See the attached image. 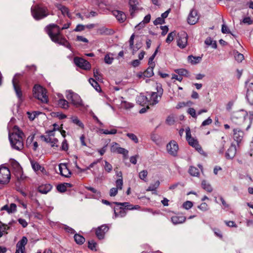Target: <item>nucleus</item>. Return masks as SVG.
<instances>
[{"label": "nucleus", "instance_id": "09e8293b", "mask_svg": "<svg viewBox=\"0 0 253 253\" xmlns=\"http://www.w3.org/2000/svg\"><path fill=\"white\" fill-rule=\"evenodd\" d=\"M189 173L194 176H197L199 174V169L194 167H191L189 169Z\"/></svg>", "mask_w": 253, "mask_h": 253}, {"label": "nucleus", "instance_id": "f03ea898", "mask_svg": "<svg viewBox=\"0 0 253 253\" xmlns=\"http://www.w3.org/2000/svg\"><path fill=\"white\" fill-rule=\"evenodd\" d=\"M24 134L19 128L15 126L12 128V132H9V139L13 149L21 150L23 148Z\"/></svg>", "mask_w": 253, "mask_h": 253}, {"label": "nucleus", "instance_id": "393cba45", "mask_svg": "<svg viewBox=\"0 0 253 253\" xmlns=\"http://www.w3.org/2000/svg\"><path fill=\"white\" fill-rule=\"evenodd\" d=\"M236 147L235 145L232 144L226 153V157L228 159L233 158L236 154Z\"/></svg>", "mask_w": 253, "mask_h": 253}, {"label": "nucleus", "instance_id": "0e129e2a", "mask_svg": "<svg viewBox=\"0 0 253 253\" xmlns=\"http://www.w3.org/2000/svg\"><path fill=\"white\" fill-rule=\"evenodd\" d=\"M212 119L210 117H209L207 119H206V120L202 122L201 126H206L208 125H210V124H211L212 123Z\"/></svg>", "mask_w": 253, "mask_h": 253}, {"label": "nucleus", "instance_id": "c756f323", "mask_svg": "<svg viewBox=\"0 0 253 253\" xmlns=\"http://www.w3.org/2000/svg\"><path fill=\"white\" fill-rule=\"evenodd\" d=\"M185 217L182 215H174L171 218V220L174 224L182 223L185 221Z\"/></svg>", "mask_w": 253, "mask_h": 253}, {"label": "nucleus", "instance_id": "338daca9", "mask_svg": "<svg viewBox=\"0 0 253 253\" xmlns=\"http://www.w3.org/2000/svg\"><path fill=\"white\" fill-rule=\"evenodd\" d=\"M164 19H163L162 17H158L154 21V24L155 25H161L164 23Z\"/></svg>", "mask_w": 253, "mask_h": 253}, {"label": "nucleus", "instance_id": "20e7f679", "mask_svg": "<svg viewBox=\"0 0 253 253\" xmlns=\"http://www.w3.org/2000/svg\"><path fill=\"white\" fill-rule=\"evenodd\" d=\"M66 98L76 107L83 106V102L81 97L71 90H66L65 92Z\"/></svg>", "mask_w": 253, "mask_h": 253}, {"label": "nucleus", "instance_id": "cd10ccee", "mask_svg": "<svg viewBox=\"0 0 253 253\" xmlns=\"http://www.w3.org/2000/svg\"><path fill=\"white\" fill-rule=\"evenodd\" d=\"M113 15L116 17L117 19L121 23L125 21L126 19V15L122 11L119 10H114L113 12Z\"/></svg>", "mask_w": 253, "mask_h": 253}, {"label": "nucleus", "instance_id": "774afa93", "mask_svg": "<svg viewBox=\"0 0 253 253\" xmlns=\"http://www.w3.org/2000/svg\"><path fill=\"white\" fill-rule=\"evenodd\" d=\"M221 31L224 34L230 33V31L228 27L224 24H222Z\"/></svg>", "mask_w": 253, "mask_h": 253}, {"label": "nucleus", "instance_id": "4d7b16f0", "mask_svg": "<svg viewBox=\"0 0 253 253\" xmlns=\"http://www.w3.org/2000/svg\"><path fill=\"white\" fill-rule=\"evenodd\" d=\"M130 48L132 50V53L134 54L135 52L140 48V46H137L136 48L133 45L134 41L129 40V41Z\"/></svg>", "mask_w": 253, "mask_h": 253}, {"label": "nucleus", "instance_id": "a878e982", "mask_svg": "<svg viewBox=\"0 0 253 253\" xmlns=\"http://www.w3.org/2000/svg\"><path fill=\"white\" fill-rule=\"evenodd\" d=\"M114 218L123 217L126 214V212L125 209L123 208H114Z\"/></svg>", "mask_w": 253, "mask_h": 253}, {"label": "nucleus", "instance_id": "4468645a", "mask_svg": "<svg viewBox=\"0 0 253 253\" xmlns=\"http://www.w3.org/2000/svg\"><path fill=\"white\" fill-rule=\"evenodd\" d=\"M120 173L121 178L118 179L116 181V187L112 188L110 190L109 195L111 197L115 196L118 193V190H122L123 188V180L122 177V174L121 173Z\"/></svg>", "mask_w": 253, "mask_h": 253}, {"label": "nucleus", "instance_id": "de8ad7c7", "mask_svg": "<svg viewBox=\"0 0 253 253\" xmlns=\"http://www.w3.org/2000/svg\"><path fill=\"white\" fill-rule=\"evenodd\" d=\"M253 23V20L250 17H245L240 21V24L251 25Z\"/></svg>", "mask_w": 253, "mask_h": 253}, {"label": "nucleus", "instance_id": "864d4df0", "mask_svg": "<svg viewBox=\"0 0 253 253\" xmlns=\"http://www.w3.org/2000/svg\"><path fill=\"white\" fill-rule=\"evenodd\" d=\"M147 174H148V172L147 170H142L139 173V177L141 179L146 181V178L147 176Z\"/></svg>", "mask_w": 253, "mask_h": 253}, {"label": "nucleus", "instance_id": "a18cd8bd", "mask_svg": "<svg viewBox=\"0 0 253 253\" xmlns=\"http://www.w3.org/2000/svg\"><path fill=\"white\" fill-rule=\"evenodd\" d=\"M122 147L119 146V145L116 142H113L111 146L110 150L112 153H118L120 151V149Z\"/></svg>", "mask_w": 253, "mask_h": 253}, {"label": "nucleus", "instance_id": "72a5a7b5", "mask_svg": "<svg viewBox=\"0 0 253 253\" xmlns=\"http://www.w3.org/2000/svg\"><path fill=\"white\" fill-rule=\"evenodd\" d=\"M99 131L106 135L115 134L117 133V130L114 126L111 127L109 130L107 129H100Z\"/></svg>", "mask_w": 253, "mask_h": 253}, {"label": "nucleus", "instance_id": "6e6d98bb", "mask_svg": "<svg viewBox=\"0 0 253 253\" xmlns=\"http://www.w3.org/2000/svg\"><path fill=\"white\" fill-rule=\"evenodd\" d=\"M96 246H97V244L93 240H91V241H88V247L90 250H91L92 251H93V250L96 251Z\"/></svg>", "mask_w": 253, "mask_h": 253}, {"label": "nucleus", "instance_id": "f704fd0d", "mask_svg": "<svg viewBox=\"0 0 253 253\" xmlns=\"http://www.w3.org/2000/svg\"><path fill=\"white\" fill-rule=\"evenodd\" d=\"M57 104L59 107L64 109H68L69 107V102L64 98L59 99Z\"/></svg>", "mask_w": 253, "mask_h": 253}, {"label": "nucleus", "instance_id": "3c124183", "mask_svg": "<svg viewBox=\"0 0 253 253\" xmlns=\"http://www.w3.org/2000/svg\"><path fill=\"white\" fill-rule=\"evenodd\" d=\"M126 136L134 143H137L138 142V139L136 135L133 133H128L126 134Z\"/></svg>", "mask_w": 253, "mask_h": 253}, {"label": "nucleus", "instance_id": "69168bd1", "mask_svg": "<svg viewBox=\"0 0 253 253\" xmlns=\"http://www.w3.org/2000/svg\"><path fill=\"white\" fill-rule=\"evenodd\" d=\"M93 76L95 79L97 80H99L100 79V77H101V74L99 73L98 69L93 70Z\"/></svg>", "mask_w": 253, "mask_h": 253}, {"label": "nucleus", "instance_id": "49530a36", "mask_svg": "<svg viewBox=\"0 0 253 253\" xmlns=\"http://www.w3.org/2000/svg\"><path fill=\"white\" fill-rule=\"evenodd\" d=\"M104 165H103V168L107 172L110 173L113 169V167L111 164H110L108 162L105 160L104 161Z\"/></svg>", "mask_w": 253, "mask_h": 253}, {"label": "nucleus", "instance_id": "6e6552de", "mask_svg": "<svg viewBox=\"0 0 253 253\" xmlns=\"http://www.w3.org/2000/svg\"><path fill=\"white\" fill-rule=\"evenodd\" d=\"M246 99L247 102L251 105H253V83L249 80L246 81L245 84Z\"/></svg>", "mask_w": 253, "mask_h": 253}, {"label": "nucleus", "instance_id": "5701e85b", "mask_svg": "<svg viewBox=\"0 0 253 253\" xmlns=\"http://www.w3.org/2000/svg\"><path fill=\"white\" fill-rule=\"evenodd\" d=\"M16 210L17 206L14 203H11L10 205H5L1 208V211H6L9 214L16 212Z\"/></svg>", "mask_w": 253, "mask_h": 253}, {"label": "nucleus", "instance_id": "4c0bfd02", "mask_svg": "<svg viewBox=\"0 0 253 253\" xmlns=\"http://www.w3.org/2000/svg\"><path fill=\"white\" fill-rule=\"evenodd\" d=\"M9 229V227L3 224L2 222L0 221V237H1L3 235L7 233V230Z\"/></svg>", "mask_w": 253, "mask_h": 253}, {"label": "nucleus", "instance_id": "dca6fc26", "mask_svg": "<svg viewBox=\"0 0 253 253\" xmlns=\"http://www.w3.org/2000/svg\"><path fill=\"white\" fill-rule=\"evenodd\" d=\"M59 173L61 175L65 177H70L72 172L67 167V164L61 163L58 165Z\"/></svg>", "mask_w": 253, "mask_h": 253}, {"label": "nucleus", "instance_id": "2eb2a0df", "mask_svg": "<svg viewBox=\"0 0 253 253\" xmlns=\"http://www.w3.org/2000/svg\"><path fill=\"white\" fill-rule=\"evenodd\" d=\"M74 61L77 66L84 70H89L91 68L90 64L83 58L75 57L74 59Z\"/></svg>", "mask_w": 253, "mask_h": 253}, {"label": "nucleus", "instance_id": "79ce46f5", "mask_svg": "<svg viewBox=\"0 0 253 253\" xmlns=\"http://www.w3.org/2000/svg\"><path fill=\"white\" fill-rule=\"evenodd\" d=\"M90 84L94 87V88L97 91L101 90V87H100L98 83L92 78H90L88 80Z\"/></svg>", "mask_w": 253, "mask_h": 253}, {"label": "nucleus", "instance_id": "5fc2aeb1", "mask_svg": "<svg viewBox=\"0 0 253 253\" xmlns=\"http://www.w3.org/2000/svg\"><path fill=\"white\" fill-rule=\"evenodd\" d=\"M53 128L52 130L47 131V133L49 134L50 136H54V131L55 130H59L60 129V127L56 124H54L53 125Z\"/></svg>", "mask_w": 253, "mask_h": 253}, {"label": "nucleus", "instance_id": "9b49d317", "mask_svg": "<svg viewBox=\"0 0 253 253\" xmlns=\"http://www.w3.org/2000/svg\"><path fill=\"white\" fill-rule=\"evenodd\" d=\"M188 35L185 32H181L177 34L176 42L177 46L181 48H184L187 44Z\"/></svg>", "mask_w": 253, "mask_h": 253}, {"label": "nucleus", "instance_id": "ddd939ff", "mask_svg": "<svg viewBox=\"0 0 253 253\" xmlns=\"http://www.w3.org/2000/svg\"><path fill=\"white\" fill-rule=\"evenodd\" d=\"M200 18V15L197 10L195 9H192L187 17V22L190 25H195Z\"/></svg>", "mask_w": 253, "mask_h": 253}, {"label": "nucleus", "instance_id": "4be33fe9", "mask_svg": "<svg viewBox=\"0 0 253 253\" xmlns=\"http://www.w3.org/2000/svg\"><path fill=\"white\" fill-rule=\"evenodd\" d=\"M240 112L242 113L243 114V119L244 121V124H245V126H246V129L248 130L252 124V120L251 119V117L249 116L246 111H244L243 110H241Z\"/></svg>", "mask_w": 253, "mask_h": 253}, {"label": "nucleus", "instance_id": "7ed1b4c3", "mask_svg": "<svg viewBox=\"0 0 253 253\" xmlns=\"http://www.w3.org/2000/svg\"><path fill=\"white\" fill-rule=\"evenodd\" d=\"M34 96L40 100L43 103H47L48 102V97L46 95V91L45 88L42 86L36 84L33 89Z\"/></svg>", "mask_w": 253, "mask_h": 253}, {"label": "nucleus", "instance_id": "423d86ee", "mask_svg": "<svg viewBox=\"0 0 253 253\" xmlns=\"http://www.w3.org/2000/svg\"><path fill=\"white\" fill-rule=\"evenodd\" d=\"M157 92H148V95L150 96L148 99L149 105H155L160 100L162 95L163 94V89L161 86H157Z\"/></svg>", "mask_w": 253, "mask_h": 253}, {"label": "nucleus", "instance_id": "e433bc0d", "mask_svg": "<svg viewBox=\"0 0 253 253\" xmlns=\"http://www.w3.org/2000/svg\"><path fill=\"white\" fill-rule=\"evenodd\" d=\"M10 164L12 168L18 172H20L21 171V167L19 164L15 160L12 159L10 160Z\"/></svg>", "mask_w": 253, "mask_h": 253}, {"label": "nucleus", "instance_id": "412c9836", "mask_svg": "<svg viewBox=\"0 0 253 253\" xmlns=\"http://www.w3.org/2000/svg\"><path fill=\"white\" fill-rule=\"evenodd\" d=\"M31 164L33 169L37 173H38L39 171H41L43 174H47V172L45 169L41 166L38 163L34 161H31Z\"/></svg>", "mask_w": 253, "mask_h": 253}, {"label": "nucleus", "instance_id": "c03bdc74", "mask_svg": "<svg viewBox=\"0 0 253 253\" xmlns=\"http://www.w3.org/2000/svg\"><path fill=\"white\" fill-rule=\"evenodd\" d=\"M74 239L78 244H83L85 242L84 238L78 234L74 235Z\"/></svg>", "mask_w": 253, "mask_h": 253}, {"label": "nucleus", "instance_id": "2f4dec72", "mask_svg": "<svg viewBox=\"0 0 253 253\" xmlns=\"http://www.w3.org/2000/svg\"><path fill=\"white\" fill-rule=\"evenodd\" d=\"M56 7L61 11L62 14L63 15H67L69 18H71V15L69 13V11L68 8L60 4H56Z\"/></svg>", "mask_w": 253, "mask_h": 253}, {"label": "nucleus", "instance_id": "37998d69", "mask_svg": "<svg viewBox=\"0 0 253 253\" xmlns=\"http://www.w3.org/2000/svg\"><path fill=\"white\" fill-rule=\"evenodd\" d=\"M205 43L207 45L211 46L213 48H216L217 47L216 42L210 37L206 39Z\"/></svg>", "mask_w": 253, "mask_h": 253}, {"label": "nucleus", "instance_id": "7c9ffc66", "mask_svg": "<svg viewBox=\"0 0 253 253\" xmlns=\"http://www.w3.org/2000/svg\"><path fill=\"white\" fill-rule=\"evenodd\" d=\"M187 59L189 63L191 64L195 65L201 62L202 60V57L200 56H194L193 55H189L188 56Z\"/></svg>", "mask_w": 253, "mask_h": 253}, {"label": "nucleus", "instance_id": "a19ab883", "mask_svg": "<svg viewBox=\"0 0 253 253\" xmlns=\"http://www.w3.org/2000/svg\"><path fill=\"white\" fill-rule=\"evenodd\" d=\"M71 120L72 121V122L75 125H77L79 127H80L82 128H84V125L82 123V122L78 119V118L76 116H72L71 118Z\"/></svg>", "mask_w": 253, "mask_h": 253}, {"label": "nucleus", "instance_id": "bb28decb", "mask_svg": "<svg viewBox=\"0 0 253 253\" xmlns=\"http://www.w3.org/2000/svg\"><path fill=\"white\" fill-rule=\"evenodd\" d=\"M52 186L49 184H45L40 185L38 187V191L43 194H46L52 189Z\"/></svg>", "mask_w": 253, "mask_h": 253}, {"label": "nucleus", "instance_id": "1a4fd4ad", "mask_svg": "<svg viewBox=\"0 0 253 253\" xmlns=\"http://www.w3.org/2000/svg\"><path fill=\"white\" fill-rule=\"evenodd\" d=\"M11 174L9 169L3 166H0V184H7L10 179Z\"/></svg>", "mask_w": 253, "mask_h": 253}, {"label": "nucleus", "instance_id": "052dcab7", "mask_svg": "<svg viewBox=\"0 0 253 253\" xmlns=\"http://www.w3.org/2000/svg\"><path fill=\"white\" fill-rule=\"evenodd\" d=\"M35 137L34 134H32L30 135L27 139L26 140V145L28 146H31V145L33 144V142Z\"/></svg>", "mask_w": 253, "mask_h": 253}, {"label": "nucleus", "instance_id": "39448f33", "mask_svg": "<svg viewBox=\"0 0 253 253\" xmlns=\"http://www.w3.org/2000/svg\"><path fill=\"white\" fill-rule=\"evenodd\" d=\"M47 8L39 6H35L31 8V12L33 17L36 20L43 18L48 15Z\"/></svg>", "mask_w": 253, "mask_h": 253}, {"label": "nucleus", "instance_id": "9d476101", "mask_svg": "<svg viewBox=\"0 0 253 253\" xmlns=\"http://www.w3.org/2000/svg\"><path fill=\"white\" fill-rule=\"evenodd\" d=\"M167 151L171 156L175 157L177 155L179 146L177 143L174 140H171L167 144Z\"/></svg>", "mask_w": 253, "mask_h": 253}, {"label": "nucleus", "instance_id": "6ab92c4d", "mask_svg": "<svg viewBox=\"0 0 253 253\" xmlns=\"http://www.w3.org/2000/svg\"><path fill=\"white\" fill-rule=\"evenodd\" d=\"M130 15L133 17L136 11L138 9L139 2L137 0H128Z\"/></svg>", "mask_w": 253, "mask_h": 253}, {"label": "nucleus", "instance_id": "0eeeda50", "mask_svg": "<svg viewBox=\"0 0 253 253\" xmlns=\"http://www.w3.org/2000/svg\"><path fill=\"white\" fill-rule=\"evenodd\" d=\"M185 132L186 139L188 144L192 147L195 148L199 152L201 153L203 151L202 149L199 144L198 140L192 137L190 129L189 127L186 128Z\"/></svg>", "mask_w": 253, "mask_h": 253}, {"label": "nucleus", "instance_id": "680f3d73", "mask_svg": "<svg viewBox=\"0 0 253 253\" xmlns=\"http://www.w3.org/2000/svg\"><path fill=\"white\" fill-rule=\"evenodd\" d=\"M182 206L185 209L189 210L192 207L193 203L191 201H187L183 204Z\"/></svg>", "mask_w": 253, "mask_h": 253}, {"label": "nucleus", "instance_id": "8fccbe9b", "mask_svg": "<svg viewBox=\"0 0 253 253\" xmlns=\"http://www.w3.org/2000/svg\"><path fill=\"white\" fill-rule=\"evenodd\" d=\"M175 72L180 76H187L188 74V71L184 69H179L175 70Z\"/></svg>", "mask_w": 253, "mask_h": 253}, {"label": "nucleus", "instance_id": "b1692460", "mask_svg": "<svg viewBox=\"0 0 253 253\" xmlns=\"http://www.w3.org/2000/svg\"><path fill=\"white\" fill-rule=\"evenodd\" d=\"M100 159H97L92 163H91L88 166H87L85 169H81L80 167H79L78 165L76 164V168L78 170L79 172H84L86 171L87 170H90L91 169L93 168L98 163L100 162Z\"/></svg>", "mask_w": 253, "mask_h": 253}, {"label": "nucleus", "instance_id": "c9c22d12", "mask_svg": "<svg viewBox=\"0 0 253 253\" xmlns=\"http://www.w3.org/2000/svg\"><path fill=\"white\" fill-rule=\"evenodd\" d=\"M115 204H116L117 205L122 206L124 207L127 210H134V209L136 210V209H138L139 208V207L138 206H133V205H130L128 203H127V202H125V203L116 202V203H115Z\"/></svg>", "mask_w": 253, "mask_h": 253}, {"label": "nucleus", "instance_id": "58836bf2", "mask_svg": "<svg viewBox=\"0 0 253 253\" xmlns=\"http://www.w3.org/2000/svg\"><path fill=\"white\" fill-rule=\"evenodd\" d=\"M114 61L113 54L108 53L104 57V62L107 64H111Z\"/></svg>", "mask_w": 253, "mask_h": 253}, {"label": "nucleus", "instance_id": "473e14b6", "mask_svg": "<svg viewBox=\"0 0 253 253\" xmlns=\"http://www.w3.org/2000/svg\"><path fill=\"white\" fill-rule=\"evenodd\" d=\"M137 102L141 105L144 106L145 105L149 104V100L147 96L140 94L138 96Z\"/></svg>", "mask_w": 253, "mask_h": 253}, {"label": "nucleus", "instance_id": "aec40b11", "mask_svg": "<svg viewBox=\"0 0 253 253\" xmlns=\"http://www.w3.org/2000/svg\"><path fill=\"white\" fill-rule=\"evenodd\" d=\"M108 228L106 225H102L98 227L96 230V235L99 239L104 238L105 233L108 231Z\"/></svg>", "mask_w": 253, "mask_h": 253}, {"label": "nucleus", "instance_id": "ea45409f", "mask_svg": "<svg viewBox=\"0 0 253 253\" xmlns=\"http://www.w3.org/2000/svg\"><path fill=\"white\" fill-rule=\"evenodd\" d=\"M201 185L202 188L207 192H211L212 191L211 186L207 181L203 180Z\"/></svg>", "mask_w": 253, "mask_h": 253}, {"label": "nucleus", "instance_id": "a211bd4d", "mask_svg": "<svg viewBox=\"0 0 253 253\" xmlns=\"http://www.w3.org/2000/svg\"><path fill=\"white\" fill-rule=\"evenodd\" d=\"M117 102L120 103V104H117V105L120 109L128 110L132 108L134 106L132 103L124 100L123 97H120L117 101Z\"/></svg>", "mask_w": 253, "mask_h": 253}, {"label": "nucleus", "instance_id": "f8f14e48", "mask_svg": "<svg viewBox=\"0 0 253 253\" xmlns=\"http://www.w3.org/2000/svg\"><path fill=\"white\" fill-rule=\"evenodd\" d=\"M22 76L21 74H16L14 76L12 80V84L13 88L16 94L17 97L21 100L22 98V93L21 88L19 85V78Z\"/></svg>", "mask_w": 253, "mask_h": 253}, {"label": "nucleus", "instance_id": "13d9d810", "mask_svg": "<svg viewBox=\"0 0 253 253\" xmlns=\"http://www.w3.org/2000/svg\"><path fill=\"white\" fill-rule=\"evenodd\" d=\"M198 208L203 211H207L209 209L208 205L206 203H202Z\"/></svg>", "mask_w": 253, "mask_h": 253}, {"label": "nucleus", "instance_id": "e2e57ef3", "mask_svg": "<svg viewBox=\"0 0 253 253\" xmlns=\"http://www.w3.org/2000/svg\"><path fill=\"white\" fill-rule=\"evenodd\" d=\"M187 112L189 114H190L192 117L194 118H197V115L196 113L195 110L193 108H189Z\"/></svg>", "mask_w": 253, "mask_h": 253}, {"label": "nucleus", "instance_id": "c85d7f7f", "mask_svg": "<svg viewBox=\"0 0 253 253\" xmlns=\"http://www.w3.org/2000/svg\"><path fill=\"white\" fill-rule=\"evenodd\" d=\"M148 68L144 71V77L146 78H149L153 76V70L155 66V63H148Z\"/></svg>", "mask_w": 253, "mask_h": 253}, {"label": "nucleus", "instance_id": "bf43d9fd", "mask_svg": "<svg viewBox=\"0 0 253 253\" xmlns=\"http://www.w3.org/2000/svg\"><path fill=\"white\" fill-rule=\"evenodd\" d=\"M57 189L60 192H64L66 191L67 187L65 183L61 184L57 186Z\"/></svg>", "mask_w": 253, "mask_h": 253}, {"label": "nucleus", "instance_id": "f257e3e1", "mask_svg": "<svg viewBox=\"0 0 253 253\" xmlns=\"http://www.w3.org/2000/svg\"><path fill=\"white\" fill-rule=\"evenodd\" d=\"M45 30L53 42L70 48V45L67 41L62 37L61 28L58 25L54 24H49L46 26Z\"/></svg>", "mask_w": 253, "mask_h": 253}, {"label": "nucleus", "instance_id": "603ef678", "mask_svg": "<svg viewBox=\"0 0 253 253\" xmlns=\"http://www.w3.org/2000/svg\"><path fill=\"white\" fill-rule=\"evenodd\" d=\"M176 35V33L175 32H172L169 34L167 39L166 42L168 43H170L173 40L174 37Z\"/></svg>", "mask_w": 253, "mask_h": 253}, {"label": "nucleus", "instance_id": "f3484780", "mask_svg": "<svg viewBox=\"0 0 253 253\" xmlns=\"http://www.w3.org/2000/svg\"><path fill=\"white\" fill-rule=\"evenodd\" d=\"M28 240L26 237H23L16 245V250L15 253H25V245L27 244Z\"/></svg>", "mask_w": 253, "mask_h": 253}]
</instances>
